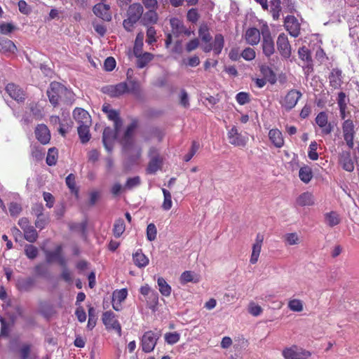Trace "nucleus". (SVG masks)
I'll return each instance as SVG.
<instances>
[{
	"label": "nucleus",
	"instance_id": "nucleus-14",
	"mask_svg": "<svg viewBox=\"0 0 359 359\" xmlns=\"http://www.w3.org/2000/svg\"><path fill=\"white\" fill-rule=\"evenodd\" d=\"M170 23L171 26V32L175 37H179L182 34L189 36L193 33V32L187 29L184 25L182 21H181L178 18H171L170 20Z\"/></svg>",
	"mask_w": 359,
	"mask_h": 359
},
{
	"label": "nucleus",
	"instance_id": "nucleus-38",
	"mask_svg": "<svg viewBox=\"0 0 359 359\" xmlns=\"http://www.w3.org/2000/svg\"><path fill=\"white\" fill-rule=\"evenodd\" d=\"M90 126L81 125L78 127V134L83 144L87 143L90 139Z\"/></svg>",
	"mask_w": 359,
	"mask_h": 359
},
{
	"label": "nucleus",
	"instance_id": "nucleus-54",
	"mask_svg": "<svg viewBox=\"0 0 359 359\" xmlns=\"http://www.w3.org/2000/svg\"><path fill=\"white\" fill-rule=\"evenodd\" d=\"M283 238L286 244L289 245H294L299 243V238L297 233H286L284 235Z\"/></svg>",
	"mask_w": 359,
	"mask_h": 359
},
{
	"label": "nucleus",
	"instance_id": "nucleus-53",
	"mask_svg": "<svg viewBox=\"0 0 359 359\" xmlns=\"http://www.w3.org/2000/svg\"><path fill=\"white\" fill-rule=\"evenodd\" d=\"M288 308L294 312H301L303 311V303L300 299H293L289 301Z\"/></svg>",
	"mask_w": 359,
	"mask_h": 359
},
{
	"label": "nucleus",
	"instance_id": "nucleus-27",
	"mask_svg": "<svg viewBox=\"0 0 359 359\" xmlns=\"http://www.w3.org/2000/svg\"><path fill=\"white\" fill-rule=\"evenodd\" d=\"M330 85L334 88H339L342 83V72L338 68L332 69L329 76Z\"/></svg>",
	"mask_w": 359,
	"mask_h": 359
},
{
	"label": "nucleus",
	"instance_id": "nucleus-51",
	"mask_svg": "<svg viewBox=\"0 0 359 359\" xmlns=\"http://www.w3.org/2000/svg\"><path fill=\"white\" fill-rule=\"evenodd\" d=\"M24 251L25 255L29 259H34L39 254L38 248L32 244L25 245Z\"/></svg>",
	"mask_w": 359,
	"mask_h": 359
},
{
	"label": "nucleus",
	"instance_id": "nucleus-44",
	"mask_svg": "<svg viewBox=\"0 0 359 359\" xmlns=\"http://www.w3.org/2000/svg\"><path fill=\"white\" fill-rule=\"evenodd\" d=\"M126 225L123 219L119 218L114 222L113 233L116 238H119L125 231Z\"/></svg>",
	"mask_w": 359,
	"mask_h": 359
},
{
	"label": "nucleus",
	"instance_id": "nucleus-55",
	"mask_svg": "<svg viewBox=\"0 0 359 359\" xmlns=\"http://www.w3.org/2000/svg\"><path fill=\"white\" fill-rule=\"evenodd\" d=\"M140 184H141V179L139 176L130 177L127 180V181L124 185V189L130 190L135 187L140 186Z\"/></svg>",
	"mask_w": 359,
	"mask_h": 359
},
{
	"label": "nucleus",
	"instance_id": "nucleus-29",
	"mask_svg": "<svg viewBox=\"0 0 359 359\" xmlns=\"http://www.w3.org/2000/svg\"><path fill=\"white\" fill-rule=\"evenodd\" d=\"M133 261L135 266L144 268L149 264V258L142 252V249L137 250L133 254Z\"/></svg>",
	"mask_w": 359,
	"mask_h": 359
},
{
	"label": "nucleus",
	"instance_id": "nucleus-32",
	"mask_svg": "<svg viewBox=\"0 0 359 359\" xmlns=\"http://www.w3.org/2000/svg\"><path fill=\"white\" fill-rule=\"evenodd\" d=\"M34 280L32 278L18 279L16 287L20 291H29L34 285Z\"/></svg>",
	"mask_w": 359,
	"mask_h": 359
},
{
	"label": "nucleus",
	"instance_id": "nucleus-36",
	"mask_svg": "<svg viewBox=\"0 0 359 359\" xmlns=\"http://www.w3.org/2000/svg\"><path fill=\"white\" fill-rule=\"evenodd\" d=\"M158 290L161 294L165 297H169L172 292L170 285L163 277H159L157 280Z\"/></svg>",
	"mask_w": 359,
	"mask_h": 359
},
{
	"label": "nucleus",
	"instance_id": "nucleus-45",
	"mask_svg": "<svg viewBox=\"0 0 359 359\" xmlns=\"http://www.w3.org/2000/svg\"><path fill=\"white\" fill-rule=\"evenodd\" d=\"M24 232V238L29 242V243H34L36 241L39 235L36 230L34 229L33 226H31L30 227L27 228V229H25L23 231Z\"/></svg>",
	"mask_w": 359,
	"mask_h": 359
},
{
	"label": "nucleus",
	"instance_id": "nucleus-16",
	"mask_svg": "<svg viewBox=\"0 0 359 359\" xmlns=\"http://www.w3.org/2000/svg\"><path fill=\"white\" fill-rule=\"evenodd\" d=\"M5 90L8 95L17 102H24L25 94L22 89L14 83H9L5 87Z\"/></svg>",
	"mask_w": 359,
	"mask_h": 359
},
{
	"label": "nucleus",
	"instance_id": "nucleus-46",
	"mask_svg": "<svg viewBox=\"0 0 359 359\" xmlns=\"http://www.w3.org/2000/svg\"><path fill=\"white\" fill-rule=\"evenodd\" d=\"M224 44V36L221 34H216L212 43L213 51L216 55H219L222 52Z\"/></svg>",
	"mask_w": 359,
	"mask_h": 359
},
{
	"label": "nucleus",
	"instance_id": "nucleus-22",
	"mask_svg": "<svg viewBox=\"0 0 359 359\" xmlns=\"http://www.w3.org/2000/svg\"><path fill=\"white\" fill-rule=\"evenodd\" d=\"M17 50V46L13 41L0 36V52L1 53L9 55L15 54Z\"/></svg>",
	"mask_w": 359,
	"mask_h": 359
},
{
	"label": "nucleus",
	"instance_id": "nucleus-63",
	"mask_svg": "<svg viewBox=\"0 0 359 359\" xmlns=\"http://www.w3.org/2000/svg\"><path fill=\"white\" fill-rule=\"evenodd\" d=\"M241 55L244 60L250 61L255 58L256 53L253 48L248 47L242 51Z\"/></svg>",
	"mask_w": 359,
	"mask_h": 359
},
{
	"label": "nucleus",
	"instance_id": "nucleus-25",
	"mask_svg": "<svg viewBox=\"0 0 359 359\" xmlns=\"http://www.w3.org/2000/svg\"><path fill=\"white\" fill-rule=\"evenodd\" d=\"M128 90V86L126 82H121L114 86L107 88V93L113 97H118L126 93Z\"/></svg>",
	"mask_w": 359,
	"mask_h": 359
},
{
	"label": "nucleus",
	"instance_id": "nucleus-19",
	"mask_svg": "<svg viewBox=\"0 0 359 359\" xmlns=\"http://www.w3.org/2000/svg\"><path fill=\"white\" fill-rule=\"evenodd\" d=\"M94 14L104 21H110L111 20V14L110 13V7L109 5L99 3L94 6L93 8Z\"/></svg>",
	"mask_w": 359,
	"mask_h": 359
},
{
	"label": "nucleus",
	"instance_id": "nucleus-1",
	"mask_svg": "<svg viewBox=\"0 0 359 359\" xmlns=\"http://www.w3.org/2000/svg\"><path fill=\"white\" fill-rule=\"evenodd\" d=\"M128 18L123 22V27L128 32H131L134 25L143 15V7L140 4L130 5L127 11Z\"/></svg>",
	"mask_w": 359,
	"mask_h": 359
},
{
	"label": "nucleus",
	"instance_id": "nucleus-13",
	"mask_svg": "<svg viewBox=\"0 0 359 359\" xmlns=\"http://www.w3.org/2000/svg\"><path fill=\"white\" fill-rule=\"evenodd\" d=\"M316 123L321 129L322 135H330L333 130V126L328 122V116L326 112L321 111L316 117Z\"/></svg>",
	"mask_w": 359,
	"mask_h": 359
},
{
	"label": "nucleus",
	"instance_id": "nucleus-9",
	"mask_svg": "<svg viewBox=\"0 0 359 359\" xmlns=\"http://www.w3.org/2000/svg\"><path fill=\"white\" fill-rule=\"evenodd\" d=\"M160 336V334L155 333L153 331L146 332L141 340L142 351L145 353L151 352L154 349Z\"/></svg>",
	"mask_w": 359,
	"mask_h": 359
},
{
	"label": "nucleus",
	"instance_id": "nucleus-49",
	"mask_svg": "<svg viewBox=\"0 0 359 359\" xmlns=\"http://www.w3.org/2000/svg\"><path fill=\"white\" fill-rule=\"evenodd\" d=\"M88 320L87 324V328L90 330H92L95 327L97 323L95 310L93 306H88Z\"/></svg>",
	"mask_w": 359,
	"mask_h": 359
},
{
	"label": "nucleus",
	"instance_id": "nucleus-31",
	"mask_svg": "<svg viewBox=\"0 0 359 359\" xmlns=\"http://www.w3.org/2000/svg\"><path fill=\"white\" fill-rule=\"evenodd\" d=\"M297 203L300 206H310L314 204L313 196L310 192H304L297 198Z\"/></svg>",
	"mask_w": 359,
	"mask_h": 359
},
{
	"label": "nucleus",
	"instance_id": "nucleus-21",
	"mask_svg": "<svg viewBox=\"0 0 359 359\" xmlns=\"http://www.w3.org/2000/svg\"><path fill=\"white\" fill-rule=\"evenodd\" d=\"M117 133L110 127H106L102 133V142L108 151H111Z\"/></svg>",
	"mask_w": 359,
	"mask_h": 359
},
{
	"label": "nucleus",
	"instance_id": "nucleus-40",
	"mask_svg": "<svg viewBox=\"0 0 359 359\" xmlns=\"http://www.w3.org/2000/svg\"><path fill=\"white\" fill-rule=\"evenodd\" d=\"M198 35L202 41L210 43L212 40V36L210 33V29L206 24H202L198 29Z\"/></svg>",
	"mask_w": 359,
	"mask_h": 359
},
{
	"label": "nucleus",
	"instance_id": "nucleus-60",
	"mask_svg": "<svg viewBox=\"0 0 359 359\" xmlns=\"http://www.w3.org/2000/svg\"><path fill=\"white\" fill-rule=\"evenodd\" d=\"M318 144L316 141L311 142L309 147L308 156L311 160L316 161L318 158V154L316 151Z\"/></svg>",
	"mask_w": 359,
	"mask_h": 359
},
{
	"label": "nucleus",
	"instance_id": "nucleus-17",
	"mask_svg": "<svg viewBox=\"0 0 359 359\" xmlns=\"http://www.w3.org/2000/svg\"><path fill=\"white\" fill-rule=\"evenodd\" d=\"M128 296L126 288L116 290L112 294V307L115 311H119L122 309L121 303L125 301Z\"/></svg>",
	"mask_w": 359,
	"mask_h": 359
},
{
	"label": "nucleus",
	"instance_id": "nucleus-62",
	"mask_svg": "<svg viewBox=\"0 0 359 359\" xmlns=\"http://www.w3.org/2000/svg\"><path fill=\"white\" fill-rule=\"evenodd\" d=\"M180 339V334L175 332H168L165 334V341L168 344H175L177 342L179 341Z\"/></svg>",
	"mask_w": 359,
	"mask_h": 359
},
{
	"label": "nucleus",
	"instance_id": "nucleus-41",
	"mask_svg": "<svg viewBox=\"0 0 359 359\" xmlns=\"http://www.w3.org/2000/svg\"><path fill=\"white\" fill-rule=\"evenodd\" d=\"M62 248L61 245H57L54 251L47 250L45 252L46 260L48 263H51L55 260H57L59 257L61 255Z\"/></svg>",
	"mask_w": 359,
	"mask_h": 359
},
{
	"label": "nucleus",
	"instance_id": "nucleus-56",
	"mask_svg": "<svg viewBox=\"0 0 359 359\" xmlns=\"http://www.w3.org/2000/svg\"><path fill=\"white\" fill-rule=\"evenodd\" d=\"M16 29V27L10 22H2L0 24V33L4 35H8Z\"/></svg>",
	"mask_w": 359,
	"mask_h": 359
},
{
	"label": "nucleus",
	"instance_id": "nucleus-48",
	"mask_svg": "<svg viewBox=\"0 0 359 359\" xmlns=\"http://www.w3.org/2000/svg\"><path fill=\"white\" fill-rule=\"evenodd\" d=\"M58 158V151L55 147L50 148L48 151L46 163L49 166L55 165Z\"/></svg>",
	"mask_w": 359,
	"mask_h": 359
},
{
	"label": "nucleus",
	"instance_id": "nucleus-58",
	"mask_svg": "<svg viewBox=\"0 0 359 359\" xmlns=\"http://www.w3.org/2000/svg\"><path fill=\"white\" fill-rule=\"evenodd\" d=\"M22 206L20 204L15 203V202H11L8 205V210L11 216L12 217H17L22 212Z\"/></svg>",
	"mask_w": 359,
	"mask_h": 359
},
{
	"label": "nucleus",
	"instance_id": "nucleus-43",
	"mask_svg": "<svg viewBox=\"0 0 359 359\" xmlns=\"http://www.w3.org/2000/svg\"><path fill=\"white\" fill-rule=\"evenodd\" d=\"M50 122L53 126H57L59 125L60 128L58 129L59 133L65 137L69 126L67 125H65L63 123L61 122V120L58 116H51L50 117Z\"/></svg>",
	"mask_w": 359,
	"mask_h": 359
},
{
	"label": "nucleus",
	"instance_id": "nucleus-28",
	"mask_svg": "<svg viewBox=\"0 0 359 359\" xmlns=\"http://www.w3.org/2000/svg\"><path fill=\"white\" fill-rule=\"evenodd\" d=\"M39 313L47 320H49L56 314L53 305L45 301L39 302Z\"/></svg>",
	"mask_w": 359,
	"mask_h": 359
},
{
	"label": "nucleus",
	"instance_id": "nucleus-10",
	"mask_svg": "<svg viewBox=\"0 0 359 359\" xmlns=\"http://www.w3.org/2000/svg\"><path fill=\"white\" fill-rule=\"evenodd\" d=\"M150 161L149 162L147 172L149 174L156 173L162 166V158H161L158 149L155 147H151L149 151Z\"/></svg>",
	"mask_w": 359,
	"mask_h": 359
},
{
	"label": "nucleus",
	"instance_id": "nucleus-64",
	"mask_svg": "<svg viewBox=\"0 0 359 359\" xmlns=\"http://www.w3.org/2000/svg\"><path fill=\"white\" fill-rule=\"evenodd\" d=\"M30 352L31 345L28 344H23L19 350L20 359H28Z\"/></svg>",
	"mask_w": 359,
	"mask_h": 359
},
{
	"label": "nucleus",
	"instance_id": "nucleus-2",
	"mask_svg": "<svg viewBox=\"0 0 359 359\" xmlns=\"http://www.w3.org/2000/svg\"><path fill=\"white\" fill-rule=\"evenodd\" d=\"M69 93L67 89L58 82L51 83L47 90L49 101L53 107L57 106L60 102L62 101L63 97Z\"/></svg>",
	"mask_w": 359,
	"mask_h": 359
},
{
	"label": "nucleus",
	"instance_id": "nucleus-47",
	"mask_svg": "<svg viewBox=\"0 0 359 359\" xmlns=\"http://www.w3.org/2000/svg\"><path fill=\"white\" fill-rule=\"evenodd\" d=\"M162 192L163 194V201L161 208L163 210L168 211L172 206V196L170 192L164 188L162 189Z\"/></svg>",
	"mask_w": 359,
	"mask_h": 359
},
{
	"label": "nucleus",
	"instance_id": "nucleus-61",
	"mask_svg": "<svg viewBox=\"0 0 359 359\" xmlns=\"http://www.w3.org/2000/svg\"><path fill=\"white\" fill-rule=\"evenodd\" d=\"M156 32L154 27H149L147 30V39L146 42L151 45L156 41Z\"/></svg>",
	"mask_w": 359,
	"mask_h": 359
},
{
	"label": "nucleus",
	"instance_id": "nucleus-37",
	"mask_svg": "<svg viewBox=\"0 0 359 359\" xmlns=\"http://www.w3.org/2000/svg\"><path fill=\"white\" fill-rule=\"evenodd\" d=\"M199 281V276L191 271H184L180 276V283L182 284H187L190 282L198 283Z\"/></svg>",
	"mask_w": 359,
	"mask_h": 359
},
{
	"label": "nucleus",
	"instance_id": "nucleus-59",
	"mask_svg": "<svg viewBox=\"0 0 359 359\" xmlns=\"http://www.w3.org/2000/svg\"><path fill=\"white\" fill-rule=\"evenodd\" d=\"M157 230L154 224L151 223L147 227V238L149 241H153L156 238Z\"/></svg>",
	"mask_w": 359,
	"mask_h": 359
},
{
	"label": "nucleus",
	"instance_id": "nucleus-20",
	"mask_svg": "<svg viewBox=\"0 0 359 359\" xmlns=\"http://www.w3.org/2000/svg\"><path fill=\"white\" fill-rule=\"evenodd\" d=\"M73 117L74 120L78 123L79 126L86 125L90 126L91 125V117L88 112L82 109L77 107L73 111Z\"/></svg>",
	"mask_w": 359,
	"mask_h": 359
},
{
	"label": "nucleus",
	"instance_id": "nucleus-12",
	"mask_svg": "<svg viewBox=\"0 0 359 359\" xmlns=\"http://www.w3.org/2000/svg\"><path fill=\"white\" fill-rule=\"evenodd\" d=\"M354 124L352 120H345L342 124V131L344 139L346 142L347 146L352 149L353 147V139L355 135Z\"/></svg>",
	"mask_w": 359,
	"mask_h": 359
},
{
	"label": "nucleus",
	"instance_id": "nucleus-34",
	"mask_svg": "<svg viewBox=\"0 0 359 359\" xmlns=\"http://www.w3.org/2000/svg\"><path fill=\"white\" fill-rule=\"evenodd\" d=\"M135 55L137 57V67L138 68L144 67L154 58L153 54L150 53H144L143 54L140 53Z\"/></svg>",
	"mask_w": 359,
	"mask_h": 359
},
{
	"label": "nucleus",
	"instance_id": "nucleus-8",
	"mask_svg": "<svg viewBox=\"0 0 359 359\" xmlns=\"http://www.w3.org/2000/svg\"><path fill=\"white\" fill-rule=\"evenodd\" d=\"M229 142L234 147H245L248 142V137L238 132L236 126H233L227 133Z\"/></svg>",
	"mask_w": 359,
	"mask_h": 359
},
{
	"label": "nucleus",
	"instance_id": "nucleus-6",
	"mask_svg": "<svg viewBox=\"0 0 359 359\" xmlns=\"http://www.w3.org/2000/svg\"><path fill=\"white\" fill-rule=\"evenodd\" d=\"M138 119L133 118L131 123L127 126L123 136L121 139V143L125 151L130 150L134 145V140L133 138L134 130L138 126Z\"/></svg>",
	"mask_w": 359,
	"mask_h": 359
},
{
	"label": "nucleus",
	"instance_id": "nucleus-5",
	"mask_svg": "<svg viewBox=\"0 0 359 359\" xmlns=\"http://www.w3.org/2000/svg\"><path fill=\"white\" fill-rule=\"evenodd\" d=\"M285 359H307L311 353L296 345L285 348L282 351Z\"/></svg>",
	"mask_w": 359,
	"mask_h": 359
},
{
	"label": "nucleus",
	"instance_id": "nucleus-57",
	"mask_svg": "<svg viewBox=\"0 0 359 359\" xmlns=\"http://www.w3.org/2000/svg\"><path fill=\"white\" fill-rule=\"evenodd\" d=\"M262 245L253 244L252 254L250 259V262L252 264H255L257 262L260 252H261Z\"/></svg>",
	"mask_w": 359,
	"mask_h": 359
},
{
	"label": "nucleus",
	"instance_id": "nucleus-26",
	"mask_svg": "<svg viewBox=\"0 0 359 359\" xmlns=\"http://www.w3.org/2000/svg\"><path fill=\"white\" fill-rule=\"evenodd\" d=\"M339 164L344 170L352 172L354 170V163L349 151H343L339 155Z\"/></svg>",
	"mask_w": 359,
	"mask_h": 359
},
{
	"label": "nucleus",
	"instance_id": "nucleus-30",
	"mask_svg": "<svg viewBox=\"0 0 359 359\" xmlns=\"http://www.w3.org/2000/svg\"><path fill=\"white\" fill-rule=\"evenodd\" d=\"M298 54L299 58L306 62L305 69H306L308 72L313 70L312 58L310 50L306 47L303 46L299 48Z\"/></svg>",
	"mask_w": 359,
	"mask_h": 359
},
{
	"label": "nucleus",
	"instance_id": "nucleus-11",
	"mask_svg": "<svg viewBox=\"0 0 359 359\" xmlns=\"http://www.w3.org/2000/svg\"><path fill=\"white\" fill-rule=\"evenodd\" d=\"M276 44L278 50L283 57L287 59L291 56L292 48L285 34L281 33L278 35Z\"/></svg>",
	"mask_w": 359,
	"mask_h": 359
},
{
	"label": "nucleus",
	"instance_id": "nucleus-42",
	"mask_svg": "<svg viewBox=\"0 0 359 359\" xmlns=\"http://www.w3.org/2000/svg\"><path fill=\"white\" fill-rule=\"evenodd\" d=\"M281 1L280 0H271V10L270 12L272 15L273 19L277 20L279 19L281 13Z\"/></svg>",
	"mask_w": 359,
	"mask_h": 359
},
{
	"label": "nucleus",
	"instance_id": "nucleus-52",
	"mask_svg": "<svg viewBox=\"0 0 359 359\" xmlns=\"http://www.w3.org/2000/svg\"><path fill=\"white\" fill-rule=\"evenodd\" d=\"M144 34L140 32L137 34L133 47L134 55H137L142 52L143 47Z\"/></svg>",
	"mask_w": 359,
	"mask_h": 359
},
{
	"label": "nucleus",
	"instance_id": "nucleus-4",
	"mask_svg": "<svg viewBox=\"0 0 359 359\" xmlns=\"http://www.w3.org/2000/svg\"><path fill=\"white\" fill-rule=\"evenodd\" d=\"M102 321L107 330H114L119 337L121 336V325L113 311H107L104 312L102 316Z\"/></svg>",
	"mask_w": 359,
	"mask_h": 359
},
{
	"label": "nucleus",
	"instance_id": "nucleus-50",
	"mask_svg": "<svg viewBox=\"0 0 359 359\" xmlns=\"http://www.w3.org/2000/svg\"><path fill=\"white\" fill-rule=\"evenodd\" d=\"M128 90L127 93H131L135 97H139L141 93L140 83L135 80H130L128 82Z\"/></svg>",
	"mask_w": 359,
	"mask_h": 359
},
{
	"label": "nucleus",
	"instance_id": "nucleus-15",
	"mask_svg": "<svg viewBox=\"0 0 359 359\" xmlns=\"http://www.w3.org/2000/svg\"><path fill=\"white\" fill-rule=\"evenodd\" d=\"M284 26L285 29L293 37H297L300 34V24L294 15H287L285 18Z\"/></svg>",
	"mask_w": 359,
	"mask_h": 359
},
{
	"label": "nucleus",
	"instance_id": "nucleus-7",
	"mask_svg": "<svg viewBox=\"0 0 359 359\" xmlns=\"http://www.w3.org/2000/svg\"><path fill=\"white\" fill-rule=\"evenodd\" d=\"M302 96V93L296 89L290 90L284 97L280 101V104L286 111L292 109Z\"/></svg>",
	"mask_w": 359,
	"mask_h": 359
},
{
	"label": "nucleus",
	"instance_id": "nucleus-23",
	"mask_svg": "<svg viewBox=\"0 0 359 359\" xmlns=\"http://www.w3.org/2000/svg\"><path fill=\"white\" fill-rule=\"evenodd\" d=\"M260 32L255 27L248 28L244 34V39L248 44L255 46L260 41Z\"/></svg>",
	"mask_w": 359,
	"mask_h": 359
},
{
	"label": "nucleus",
	"instance_id": "nucleus-24",
	"mask_svg": "<svg viewBox=\"0 0 359 359\" xmlns=\"http://www.w3.org/2000/svg\"><path fill=\"white\" fill-rule=\"evenodd\" d=\"M269 138L275 147L280 149L284 146V137L280 130L277 128L271 129L269 132Z\"/></svg>",
	"mask_w": 359,
	"mask_h": 359
},
{
	"label": "nucleus",
	"instance_id": "nucleus-35",
	"mask_svg": "<svg viewBox=\"0 0 359 359\" xmlns=\"http://www.w3.org/2000/svg\"><path fill=\"white\" fill-rule=\"evenodd\" d=\"M325 219L327 224L330 227L335 226L338 225L341 222L339 214L335 211H331L330 212L325 213Z\"/></svg>",
	"mask_w": 359,
	"mask_h": 359
},
{
	"label": "nucleus",
	"instance_id": "nucleus-33",
	"mask_svg": "<svg viewBox=\"0 0 359 359\" xmlns=\"http://www.w3.org/2000/svg\"><path fill=\"white\" fill-rule=\"evenodd\" d=\"M142 16V22L144 25H154L157 22L158 14L155 11V9H149Z\"/></svg>",
	"mask_w": 359,
	"mask_h": 359
},
{
	"label": "nucleus",
	"instance_id": "nucleus-3",
	"mask_svg": "<svg viewBox=\"0 0 359 359\" xmlns=\"http://www.w3.org/2000/svg\"><path fill=\"white\" fill-rule=\"evenodd\" d=\"M262 34V48L263 54L269 57L275 53V44L270 29L266 24L261 28Z\"/></svg>",
	"mask_w": 359,
	"mask_h": 359
},
{
	"label": "nucleus",
	"instance_id": "nucleus-39",
	"mask_svg": "<svg viewBox=\"0 0 359 359\" xmlns=\"http://www.w3.org/2000/svg\"><path fill=\"white\" fill-rule=\"evenodd\" d=\"M299 177L304 183H309L313 177L311 168L307 165L302 167L299 169Z\"/></svg>",
	"mask_w": 359,
	"mask_h": 359
},
{
	"label": "nucleus",
	"instance_id": "nucleus-18",
	"mask_svg": "<svg viewBox=\"0 0 359 359\" xmlns=\"http://www.w3.org/2000/svg\"><path fill=\"white\" fill-rule=\"evenodd\" d=\"M36 138L42 144H47L50 140V133L45 124H39L34 130Z\"/></svg>",
	"mask_w": 359,
	"mask_h": 359
}]
</instances>
